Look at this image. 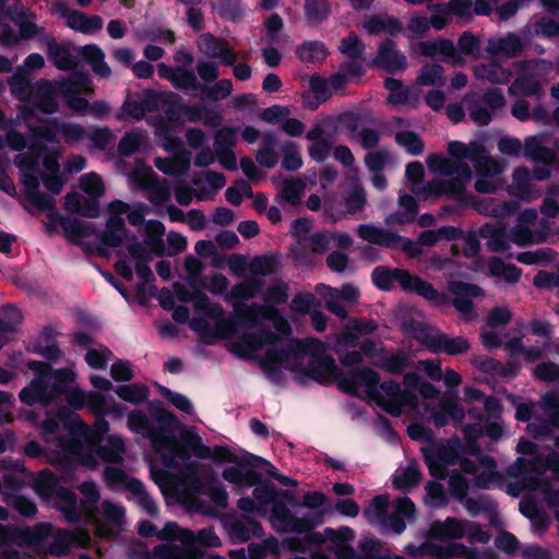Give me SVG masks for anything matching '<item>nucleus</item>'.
<instances>
[{
  "label": "nucleus",
  "mask_w": 559,
  "mask_h": 559,
  "mask_svg": "<svg viewBox=\"0 0 559 559\" xmlns=\"http://www.w3.org/2000/svg\"><path fill=\"white\" fill-rule=\"evenodd\" d=\"M324 540L338 559H352L354 549L350 543L354 539V532L348 527H342L337 531L326 528L323 533Z\"/></svg>",
  "instance_id": "29"
},
{
  "label": "nucleus",
  "mask_w": 559,
  "mask_h": 559,
  "mask_svg": "<svg viewBox=\"0 0 559 559\" xmlns=\"http://www.w3.org/2000/svg\"><path fill=\"white\" fill-rule=\"evenodd\" d=\"M465 520L447 518L444 521H435L430 524L428 536L433 539H461L464 537Z\"/></svg>",
  "instance_id": "33"
},
{
  "label": "nucleus",
  "mask_w": 559,
  "mask_h": 559,
  "mask_svg": "<svg viewBox=\"0 0 559 559\" xmlns=\"http://www.w3.org/2000/svg\"><path fill=\"white\" fill-rule=\"evenodd\" d=\"M64 209L69 213H78L87 217H97L99 215L98 203L94 200H87L78 192L68 193L64 197Z\"/></svg>",
  "instance_id": "42"
},
{
  "label": "nucleus",
  "mask_w": 559,
  "mask_h": 559,
  "mask_svg": "<svg viewBox=\"0 0 559 559\" xmlns=\"http://www.w3.org/2000/svg\"><path fill=\"white\" fill-rule=\"evenodd\" d=\"M545 222L538 219L534 209L521 211L516 217V224L510 231V239L519 245L526 246L539 242L544 238Z\"/></svg>",
  "instance_id": "19"
},
{
  "label": "nucleus",
  "mask_w": 559,
  "mask_h": 559,
  "mask_svg": "<svg viewBox=\"0 0 559 559\" xmlns=\"http://www.w3.org/2000/svg\"><path fill=\"white\" fill-rule=\"evenodd\" d=\"M126 452L123 440L118 436H111L107 443L102 445L97 454L106 462L118 463Z\"/></svg>",
  "instance_id": "55"
},
{
  "label": "nucleus",
  "mask_w": 559,
  "mask_h": 559,
  "mask_svg": "<svg viewBox=\"0 0 559 559\" xmlns=\"http://www.w3.org/2000/svg\"><path fill=\"white\" fill-rule=\"evenodd\" d=\"M370 400L393 416H400L404 406L413 409L418 406L417 396L412 391L402 390L394 381H386L377 386Z\"/></svg>",
  "instance_id": "16"
},
{
  "label": "nucleus",
  "mask_w": 559,
  "mask_h": 559,
  "mask_svg": "<svg viewBox=\"0 0 559 559\" xmlns=\"http://www.w3.org/2000/svg\"><path fill=\"white\" fill-rule=\"evenodd\" d=\"M179 299L187 302L192 299L191 294L180 284L174 286ZM194 308L201 312L204 318L193 319L190 326L199 332H210L222 338H230L235 334V323L225 318L224 310L218 305H212L204 294H198L193 298Z\"/></svg>",
  "instance_id": "8"
},
{
  "label": "nucleus",
  "mask_w": 559,
  "mask_h": 559,
  "mask_svg": "<svg viewBox=\"0 0 559 559\" xmlns=\"http://www.w3.org/2000/svg\"><path fill=\"white\" fill-rule=\"evenodd\" d=\"M263 282L260 280H248L235 285L227 295V300L233 305L235 311L243 306H238V300H248L254 298L262 290Z\"/></svg>",
  "instance_id": "40"
},
{
  "label": "nucleus",
  "mask_w": 559,
  "mask_h": 559,
  "mask_svg": "<svg viewBox=\"0 0 559 559\" xmlns=\"http://www.w3.org/2000/svg\"><path fill=\"white\" fill-rule=\"evenodd\" d=\"M474 74L477 80L493 84L507 83L512 73L510 70L501 67L500 64L488 61L474 67Z\"/></svg>",
  "instance_id": "38"
},
{
  "label": "nucleus",
  "mask_w": 559,
  "mask_h": 559,
  "mask_svg": "<svg viewBox=\"0 0 559 559\" xmlns=\"http://www.w3.org/2000/svg\"><path fill=\"white\" fill-rule=\"evenodd\" d=\"M490 274L507 283H515L521 276V271L513 264H506L503 261L495 258L489 262Z\"/></svg>",
  "instance_id": "57"
},
{
  "label": "nucleus",
  "mask_w": 559,
  "mask_h": 559,
  "mask_svg": "<svg viewBox=\"0 0 559 559\" xmlns=\"http://www.w3.org/2000/svg\"><path fill=\"white\" fill-rule=\"evenodd\" d=\"M372 280L373 283L382 289H389L392 287L394 282H397L404 290L416 293L428 301L436 305L447 304L445 296L439 294L430 283L423 281L418 276L409 274L405 270H389L379 266L374 269Z\"/></svg>",
  "instance_id": "12"
},
{
  "label": "nucleus",
  "mask_w": 559,
  "mask_h": 559,
  "mask_svg": "<svg viewBox=\"0 0 559 559\" xmlns=\"http://www.w3.org/2000/svg\"><path fill=\"white\" fill-rule=\"evenodd\" d=\"M67 24L75 31L92 34L102 28L103 21L99 16L87 17L82 12L74 11L67 15Z\"/></svg>",
  "instance_id": "49"
},
{
  "label": "nucleus",
  "mask_w": 559,
  "mask_h": 559,
  "mask_svg": "<svg viewBox=\"0 0 559 559\" xmlns=\"http://www.w3.org/2000/svg\"><path fill=\"white\" fill-rule=\"evenodd\" d=\"M416 83L421 86L443 85V68L435 63L424 66L416 78Z\"/></svg>",
  "instance_id": "58"
},
{
  "label": "nucleus",
  "mask_w": 559,
  "mask_h": 559,
  "mask_svg": "<svg viewBox=\"0 0 559 559\" xmlns=\"http://www.w3.org/2000/svg\"><path fill=\"white\" fill-rule=\"evenodd\" d=\"M81 189L93 199H98L105 193V185L103 179L96 173H88L80 178Z\"/></svg>",
  "instance_id": "61"
},
{
  "label": "nucleus",
  "mask_w": 559,
  "mask_h": 559,
  "mask_svg": "<svg viewBox=\"0 0 559 559\" xmlns=\"http://www.w3.org/2000/svg\"><path fill=\"white\" fill-rule=\"evenodd\" d=\"M88 518L92 520L96 534L106 538L117 535L126 524L124 509L109 500L102 502V518H97L93 513Z\"/></svg>",
  "instance_id": "21"
},
{
  "label": "nucleus",
  "mask_w": 559,
  "mask_h": 559,
  "mask_svg": "<svg viewBox=\"0 0 559 559\" xmlns=\"http://www.w3.org/2000/svg\"><path fill=\"white\" fill-rule=\"evenodd\" d=\"M83 57L91 63L93 71L102 76L108 78L111 73L109 66L105 62V55L97 46H86L82 50Z\"/></svg>",
  "instance_id": "53"
},
{
  "label": "nucleus",
  "mask_w": 559,
  "mask_h": 559,
  "mask_svg": "<svg viewBox=\"0 0 559 559\" xmlns=\"http://www.w3.org/2000/svg\"><path fill=\"white\" fill-rule=\"evenodd\" d=\"M200 51L209 58L219 59L225 66H233L236 62L237 53L224 39L216 38L205 33L198 39Z\"/></svg>",
  "instance_id": "25"
},
{
  "label": "nucleus",
  "mask_w": 559,
  "mask_h": 559,
  "mask_svg": "<svg viewBox=\"0 0 559 559\" xmlns=\"http://www.w3.org/2000/svg\"><path fill=\"white\" fill-rule=\"evenodd\" d=\"M305 188L306 185L301 179H288L283 182L281 195L288 203L296 204L300 201Z\"/></svg>",
  "instance_id": "64"
},
{
  "label": "nucleus",
  "mask_w": 559,
  "mask_h": 559,
  "mask_svg": "<svg viewBox=\"0 0 559 559\" xmlns=\"http://www.w3.org/2000/svg\"><path fill=\"white\" fill-rule=\"evenodd\" d=\"M105 213L107 216L106 227L102 235V240L110 247L119 246L126 237L124 222L121 215L127 214L128 221L132 225H140L144 219V206L130 210L129 204L115 200L106 205Z\"/></svg>",
  "instance_id": "14"
},
{
  "label": "nucleus",
  "mask_w": 559,
  "mask_h": 559,
  "mask_svg": "<svg viewBox=\"0 0 559 559\" xmlns=\"http://www.w3.org/2000/svg\"><path fill=\"white\" fill-rule=\"evenodd\" d=\"M296 53L302 62L312 63L322 61L326 57L328 50L320 41H307L297 48Z\"/></svg>",
  "instance_id": "56"
},
{
  "label": "nucleus",
  "mask_w": 559,
  "mask_h": 559,
  "mask_svg": "<svg viewBox=\"0 0 559 559\" xmlns=\"http://www.w3.org/2000/svg\"><path fill=\"white\" fill-rule=\"evenodd\" d=\"M150 438L155 452L160 455L166 466H173L178 460L187 457L185 449L169 432L154 430L151 431Z\"/></svg>",
  "instance_id": "22"
},
{
  "label": "nucleus",
  "mask_w": 559,
  "mask_h": 559,
  "mask_svg": "<svg viewBox=\"0 0 559 559\" xmlns=\"http://www.w3.org/2000/svg\"><path fill=\"white\" fill-rule=\"evenodd\" d=\"M448 292L452 296L455 309L466 319L473 317V298L481 296V289L475 285L462 282H451Z\"/></svg>",
  "instance_id": "24"
},
{
  "label": "nucleus",
  "mask_w": 559,
  "mask_h": 559,
  "mask_svg": "<svg viewBox=\"0 0 559 559\" xmlns=\"http://www.w3.org/2000/svg\"><path fill=\"white\" fill-rule=\"evenodd\" d=\"M362 28L370 35L380 33L394 35L403 29L402 24L396 19L389 15H373L364 23Z\"/></svg>",
  "instance_id": "45"
},
{
  "label": "nucleus",
  "mask_w": 559,
  "mask_h": 559,
  "mask_svg": "<svg viewBox=\"0 0 559 559\" xmlns=\"http://www.w3.org/2000/svg\"><path fill=\"white\" fill-rule=\"evenodd\" d=\"M28 367L38 372V377L20 392L21 401L27 405L50 403L75 380V373L70 369L51 371L47 365L37 361L31 362Z\"/></svg>",
  "instance_id": "7"
},
{
  "label": "nucleus",
  "mask_w": 559,
  "mask_h": 559,
  "mask_svg": "<svg viewBox=\"0 0 559 559\" xmlns=\"http://www.w3.org/2000/svg\"><path fill=\"white\" fill-rule=\"evenodd\" d=\"M430 171L453 176L448 179H435L424 188L414 189L415 195L420 200H428L441 195H449L455 200H465V190L472 179L471 167L466 163H457L441 154H430L426 158Z\"/></svg>",
  "instance_id": "4"
},
{
  "label": "nucleus",
  "mask_w": 559,
  "mask_h": 559,
  "mask_svg": "<svg viewBox=\"0 0 559 559\" xmlns=\"http://www.w3.org/2000/svg\"><path fill=\"white\" fill-rule=\"evenodd\" d=\"M48 543L49 554L51 556L60 557L66 555V550L70 544L76 543L80 546H86L90 542V537L86 532L79 531L75 534L69 532L57 531Z\"/></svg>",
  "instance_id": "36"
},
{
  "label": "nucleus",
  "mask_w": 559,
  "mask_h": 559,
  "mask_svg": "<svg viewBox=\"0 0 559 559\" xmlns=\"http://www.w3.org/2000/svg\"><path fill=\"white\" fill-rule=\"evenodd\" d=\"M523 49L521 39L514 34H508L503 37L492 38L488 41L487 51L490 55L514 57Z\"/></svg>",
  "instance_id": "39"
},
{
  "label": "nucleus",
  "mask_w": 559,
  "mask_h": 559,
  "mask_svg": "<svg viewBox=\"0 0 559 559\" xmlns=\"http://www.w3.org/2000/svg\"><path fill=\"white\" fill-rule=\"evenodd\" d=\"M131 258L134 261L135 270L139 276L147 280L152 276V272L147 266V262L152 260V252L140 243H132L128 248Z\"/></svg>",
  "instance_id": "51"
},
{
  "label": "nucleus",
  "mask_w": 559,
  "mask_h": 559,
  "mask_svg": "<svg viewBox=\"0 0 559 559\" xmlns=\"http://www.w3.org/2000/svg\"><path fill=\"white\" fill-rule=\"evenodd\" d=\"M372 64L389 72H395L404 70L407 67V60L392 40H386L380 45Z\"/></svg>",
  "instance_id": "30"
},
{
  "label": "nucleus",
  "mask_w": 559,
  "mask_h": 559,
  "mask_svg": "<svg viewBox=\"0 0 559 559\" xmlns=\"http://www.w3.org/2000/svg\"><path fill=\"white\" fill-rule=\"evenodd\" d=\"M473 207L480 214L502 217L514 211V203L496 198H484L472 203Z\"/></svg>",
  "instance_id": "41"
},
{
  "label": "nucleus",
  "mask_w": 559,
  "mask_h": 559,
  "mask_svg": "<svg viewBox=\"0 0 559 559\" xmlns=\"http://www.w3.org/2000/svg\"><path fill=\"white\" fill-rule=\"evenodd\" d=\"M473 163L476 176L495 177L504 173L508 167V164L504 160L496 159L486 155L483 146L481 152L476 155Z\"/></svg>",
  "instance_id": "44"
},
{
  "label": "nucleus",
  "mask_w": 559,
  "mask_h": 559,
  "mask_svg": "<svg viewBox=\"0 0 559 559\" xmlns=\"http://www.w3.org/2000/svg\"><path fill=\"white\" fill-rule=\"evenodd\" d=\"M38 496L58 508L68 521H78L81 513L76 497L70 490L58 487L56 476L49 471L40 472L34 483Z\"/></svg>",
  "instance_id": "13"
},
{
  "label": "nucleus",
  "mask_w": 559,
  "mask_h": 559,
  "mask_svg": "<svg viewBox=\"0 0 559 559\" xmlns=\"http://www.w3.org/2000/svg\"><path fill=\"white\" fill-rule=\"evenodd\" d=\"M61 226L67 236L73 241L90 237L94 234V228L91 224L79 219H63Z\"/></svg>",
  "instance_id": "59"
},
{
  "label": "nucleus",
  "mask_w": 559,
  "mask_h": 559,
  "mask_svg": "<svg viewBox=\"0 0 559 559\" xmlns=\"http://www.w3.org/2000/svg\"><path fill=\"white\" fill-rule=\"evenodd\" d=\"M59 133L66 143L76 144L83 141L87 131L79 123L59 122L52 120L47 124L32 128L33 143L29 152L20 153L14 158V164L21 171L22 185L25 188L27 198L39 209H50L52 201L48 197L38 193L40 180L45 187L52 193H59L63 187V181L59 177L58 156L60 152L51 151L43 159V166L47 170L44 175L37 162V155L46 151L47 143H57Z\"/></svg>",
  "instance_id": "2"
},
{
  "label": "nucleus",
  "mask_w": 559,
  "mask_h": 559,
  "mask_svg": "<svg viewBox=\"0 0 559 559\" xmlns=\"http://www.w3.org/2000/svg\"><path fill=\"white\" fill-rule=\"evenodd\" d=\"M480 338L483 345L486 348H493L504 345L511 355H519L520 353H523L525 358L528 360H535L540 356V350L537 348L523 349L519 340H510L503 343L498 333L492 330L483 331Z\"/></svg>",
  "instance_id": "32"
},
{
  "label": "nucleus",
  "mask_w": 559,
  "mask_h": 559,
  "mask_svg": "<svg viewBox=\"0 0 559 559\" xmlns=\"http://www.w3.org/2000/svg\"><path fill=\"white\" fill-rule=\"evenodd\" d=\"M457 461L463 472L475 475L477 487H488L496 477V463L491 457L473 453L468 457L459 459L452 445L442 448L436 460L428 459L430 473L435 477L444 478L445 467L455 465Z\"/></svg>",
  "instance_id": "6"
},
{
  "label": "nucleus",
  "mask_w": 559,
  "mask_h": 559,
  "mask_svg": "<svg viewBox=\"0 0 559 559\" xmlns=\"http://www.w3.org/2000/svg\"><path fill=\"white\" fill-rule=\"evenodd\" d=\"M357 234L361 239L370 243L402 249L407 251L411 255H416L420 252L416 243L371 224L360 225L357 228Z\"/></svg>",
  "instance_id": "20"
},
{
  "label": "nucleus",
  "mask_w": 559,
  "mask_h": 559,
  "mask_svg": "<svg viewBox=\"0 0 559 559\" xmlns=\"http://www.w3.org/2000/svg\"><path fill=\"white\" fill-rule=\"evenodd\" d=\"M516 260L524 264L546 265L556 260V254L550 249H538L522 252L516 257Z\"/></svg>",
  "instance_id": "63"
},
{
  "label": "nucleus",
  "mask_w": 559,
  "mask_h": 559,
  "mask_svg": "<svg viewBox=\"0 0 559 559\" xmlns=\"http://www.w3.org/2000/svg\"><path fill=\"white\" fill-rule=\"evenodd\" d=\"M507 191L509 195L524 202H532L540 195V191L533 183L531 171L526 167H516L512 171Z\"/></svg>",
  "instance_id": "23"
},
{
  "label": "nucleus",
  "mask_w": 559,
  "mask_h": 559,
  "mask_svg": "<svg viewBox=\"0 0 559 559\" xmlns=\"http://www.w3.org/2000/svg\"><path fill=\"white\" fill-rule=\"evenodd\" d=\"M430 171L453 176L448 179H435L424 188L414 189L415 195L420 200H428L441 195H449L455 200H465V190L472 179L471 167L466 163H457L441 154H430L426 158Z\"/></svg>",
  "instance_id": "5"
},
{
  "label": "nucleus",
  "mask_w": 559,
  "mask_h": 559,
  "mask_svg": "<svg viewBox=\"0 0 559 559\" xmlns=\"http://www.w3.org/2000/svg\"><path fill=\"white\" fill-rule=\"evenodd\" d=\"M516 449L519 453L528 455L530 457L518 459L514 465L510 467V475L520 478L524 489L531 491L538 490L543 493L545 499L556 504L559 491L552 495V486L548 481L539 479L543 465L536 453V444L527 440H521Z\"/></svg>",
  "instance_id": "9"
},
{
  "label": "nucleus",
  "mask_w": 559,
  "mask_h": 559,
  "mask_svg": "<svg viewBox=\"0 0 559 559\" xmlns=\"http://www.w3.org/2000/svg\"><path fill=\"white\" fill-rule=\"evenodd\" d=\"M223 477L239 489L252 487L260 481V475L247 463H238L226 468Z\"/></svg>",
  "instance_id": "35"
},
{
  "label": "nucleus",
  "mask_w": 559,
  "mask_h": 559,
  "mask_svg": "<svg viewBox=\"0 0 559 559\" xmlns=\"http://www.w3.org/2000/svg\"><path fill=\"white\" fill-rule=\"evenodd\" d=\"M40 435L45 441L44 451L48 462L56 464L75 460L88 467L96 466L94 442L85 425L61 429L53 418H48L41 424Z\"/></svg>",
  "instance_id": "3"
},
{
  "label": "nucleus",
  "mask_w": 559,
  "mask_h": 559,
  "mask_svg": "<svg viewBox=\"0 0 559 559\" xmlns=\"http://www.w3.org/2000/svg\"><path fill=\"white\" fill-rule=\"evenodd\" d=\"M524 155L533 162H542L549 165L555 159L554 152L540 144L538 138L532 136L525 141Z\"/></svg>",
  "instance_id": "50"
},
{
  "label": "nucleus",
  "mask_w": 559,
  "mask_h": 559,
  "mask_svg": "<svg viewBox=\"0 0 559 559\" xmlns=\"http://www.w3.org/2000/svg\"><path fill=\"white\" fill-rule=\"evenodd\" d=\"M157 169L167 175H182L186 174L190 167V154L181 152L173 158L157 157L154 160Z\"/></svg>",
  "instance_id": "46"
},
{
  "label": "nucleus",
  "mask_w": 559,
  "mask_h": 559,
  "mask_svg": "<svg viewBox=\"0 0 559 559\" xmlns=\"http://www.w3.org/2000/svg\"><path fill=\"white\" fill-rule=\"evenodd\" d=\"M417 50L426 57L440 56L445 62L452 66H462L464 58L456 51L454 44L450 39L427 40L417 44Z\"/></svg>",
  "instance_id": "27"
},
{
  "label": "nucleus",
  "mask_w": 559,
  "mask_h": 559,
  "mask_svg": "<svg viewBox=\"0 0 559 559\" xmlns=\"http://www.w3.org/2000/svg\"><path fill=\"white\" fill-rule=\"evenodd\" d=\"M496 546L503 550L508 556L522 555L527 559H547L548 557L545 550L535 546L527 547L522 552H519V543L516 538L508 533H503L498 536L496 539Z\"/></svg>",
  "instance_id": "37"
},
{
  "label": "nucleus",
  "mask_w": 559,
  "mask_h": 559,
  "mask_svg": "<svg viewBox=\"0 0 559 559\" xmlns=\"http://www.w3.org/2000/svg\"><path fill=\"white\" fill-rule=\"evenodd\" d=\"M157 69L159 76L169 80L177 88L195 91L199 87L198 79L192 71L180 67L173 68L165 63H159Z\"/></svg>",
  "instance_id": "31"
},
{
  "label": "nucleus",
  "mask_w": 559,
  "mask_h": 559,
  "mask_svg": "<svg viewBox=\"0 0 559 559\" xmlns=\"http://www.w3.org/2000/svg\"><path fill=\"white\" fill-rule=\"evenodd\" d=\"M229 349L243 357H261L267 370L287 369L318 382L337 381L344 392L371 399L379 383V376L362 369L346 377H337L334 359L325 355V345L318 340L278 342L273 333L246 334L228 343Z\"/></svg>",
  "instance_id": "1"
},
{
  "label": "nucleus",
  "mask_w": 559,
  "mask_h": 559,
  "mask_svg": "<svg viewBox=\"0 0 559 559\" xmlns=\"http://www.w3.org/2000/svg\"><path fill=\"white\" fill-rule=\"evenodd\" d=\"M468 111L469 118L478 126H486L491 120V112L486 108L480 96L474 92L467 93L462 100Z\"/></svg>",
  "instance_id": "43"
},
{
  "label": "nucleus",
  "mask_w": 559,
  "mask_h": 559,
  "mask_svg": "<svg viewBox=\"0 0 559 559\" xmlns=\"http://www.w3.org/2000/svg\"><path fill=\"white\" fill-rule=\"evenodd\" d=\"M59 90L58 82L40 81L32 85L31 98H28L27 104H24L20 109L22 118L31 132L34 127L29 119L34 109L47 115L58 110L57 94Z\"/></svg>",
  "instance_id": "17"
},
{
  "label": "nucleus",
  "mask_w": 559,
  "mask_h": 559,
  "mask_svg": "<svg viewBox=\"0 0 559 559\" xmlns=\"http://www.w3.org/2000/svg\"><path fill=\"white\" fill-rule=\"evenodd\" d=\"M305 13L310 23H319L330 15L326 0H305Z\"/></svg>",
  "instance_id": "62"
},
{
  "label": "nucleus",
  "mask_w": 559,
  "mask_h": 559,
  "mask_svg": "<svg viewBox=\"0 0 559 559\" xmlns=\"http://www.w3.org/2000/svg\"><path fill=\"white\" fill-rule=\"evenodd\" d=\"M285 545H280L274 538H267L260 543H253L249 547L250 559H263L266 557L282 556V548Z\"/></svg>",
  "instance_id": "54"
},
{
  "label": "nucleus",
  "mask_w": 559,
  "mask_h": 559,
  "mask_svg": "<svg viewBox=\"0 0 559 559\" xmlns=\"http://www.w3.org/2000/svg\"><path fill=\"white\" fill-rule=\"evenodd\" d=\"M425 342L431 352H444L449 355L464 354L471 348L467 338L463 336H450L444 333L428 335Z\"/></svg>",
  "instance_id": "28"
},
{
  "label": "nucleus",
  "mask_w": 559,
  "mask_h": 559,
  "mask_svg": "<svg viewBox=\"0 0 559 559\" xmlns=\"http://www.w3.org/2000/svg\"><path fill=\"white\" fill-rule=\"evenodd\" d=\"M288 297V286L285 283L276 282L263 293L265 305H243L238 310V316L251 323H257L259 320H269L278 332L287 333L289 331L288 322L281 316L274 305L285 304Z\"/></svg>",
  "instance_id": "10"
},
{
  "label": "nucleus",
  "mask_w": 559,
  "mask_h": 559,
  "mask_svg": "<svg viewBox=\"0 0 559 559\" xmlns=\"http://www.w3.org/2000/svg\"><path fill=\"white\" fill-rule=\"evenodd\" d=\"M162 538H177L191 556H204L203 548H215L221 545L219 537L212 528H204L198 534L179 527L176 523H167L159 535Z\"/></svg>",
  "instance_id": "15"
},
{
  "label": "nucleus",
  "mask_w": 559,
  "mask_h": 559,
  "mask_svg": "<svg viewBox=\"0 0 559 559\" xmlns=\"http://www.w3.org/2000/svg\"><path fill=\"white\" fill-rule=\"evenodd\" d=\"M389 497L380 495L373 498L370 504L365 509V516L372 523H378L390 528L396 534L402 533L406 527V520H413L416 508L411 499L403 497L392 502L393 511L388 514Z\"/></svg>",
  "instance_id": "11"
},
{
  "label": "nucleus",
  "mask_w": 559,
  "mask_h": 559,
  "mask_svg": "<svg viewBox=\"0 0 559 559\" xmlns=\"http://www.w3.org/2000/svg\"><path fill=\"white\" fill-rule=\"evenodd\" d=\"M58 84L62 96L91 93L93 91L92 81L82 73H73L67 80L58 82Z\"/></svg>",
  "instance_id": "48"
},
{
  "label": "nucleus",
  "mask_w": 559,
  "mask_h": 559,
  "mask_svg": "<svg viewBox=\"0 0 559 559\" xmlns=\"http://www.w3.org/2000/svg\"><path fill=\"white\" fill-rule=\"evenodd\" d=\"M47 52L53 64L60 70H71L76 66L70 48L57 44L53 39L47 43Z\"/></svg>",
  "instance_id": "47"
},
{
  "label": "nucleus",
  "mask_w": 559,
  "mask_h": 559,
  "mask_svg": "<svg viewBox=\"0 0 559 559\" xmlns=\"http://www.w3.org/2000/svg\"><path fill=\"white\" fill-rule=\"evenodd\" d=\"M439 406L442 412L430 409L429 404L425 405L426 409L430 412L431 418L437 426H445L448 424V417H451L456 421H461L464 418V409L454 396L444 395L440 400Z\"/></svg>",
  "instance_id": "34"
},
{
  "label": "nucleus",
  "mask_w": 559,
  "mask_h": 559,
  "mask_svg": "<svg viewBox=\"0 0 559 559\" xmlns=\"http://www.w3.org/2000/svg\"><path fill=\"white\" fill-rule=\"evenodd\" d=\"M21 119L23 118L20 114L15 119V123L20 122ZM13 123L14 121H11L10 124L4 123L0 128V147L9 146L14 151H22L26 146V141L22 133L11 128Z\"/></svg>",
  "instance_id": "52"
},
{
  "label": "nucleus",
  "mask_w": 559,
  "mask_h": 559,
  "mask_svg": "<svg viewBox=\"0 0 559 559\" xmlns=\"http://www.w3.org/2000/svg\"><path fill=\"white\" fill-rule=\"evenodd\" d=\"M270 521L273 527L282 532H306L310 530L314 523L308 519H298L290 511L282 504H274Z\"/></svg>",
  "instance_id": "26"
},
{
  "label": "nucleus",
  "mask_w": 559,
  "mask_h": 559,
  "mask_svg": "<svg viewBox=\"0 0 559 559\" xmlns=\"http://www.w3.org/2000/svg\"><path fill=\"white\" fill-rule=\"evenodd\" d=\"M420 480V474L416 465H408L401 469L394 477L393 485L396 489L407 490Z\"/></svg>",
  "instance_id": "60"
},
{
  "label": "nucleus",
  "mask_w": 559,
  "mask_h": 559,
  "mask_svg": "<svg viewBox=\"0 0 559 559\" xmlns=\"http://www.w3.org/2000/svg\"><path fill=\"white\" fill-rule=\"evenodd\" d=\"M552 69V63L547 60H537L525 67V73L510 85L509 93L512 95L533 96L543 94L546 84L544 76Z\"/></svg>",
  "instance_id": "18"
}]
</instances>
